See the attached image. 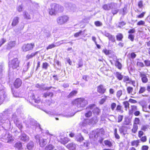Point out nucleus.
<instances>
[{
    "instance_id": "nucleus-50",
    "label": "nucleus",
    "mask_w": 150,
    "mask_h": 150,
    "mask_svg": "<svg viewBox=\"0 0 150 150\" xmlns=\"http://www.w3.org/2000/svg\"><path fill=\"white\" fill-rule=\"evenodd\" d=\"M122 90H119L117 91L116 93L117 97L119 98L122 95Z\"/></svg>"
},
{
    "instance_id": "nucleus-39",
    "label": "nucleus",
    "mask_w": 150,
    "mask_h": 150,
    "mask_svg": "<svg viewBox=\"0 0 150 150\" xmlns=\"http://www.w3.org/2000/svg\"><path fill=\"white\" fill-rule=\"evenodd\" d=\"M104 143L106 145L108 146V147H111L112 146V144L111 142L108 140H105L104 142Z\"/></svg>"
},
{
    "instance_id": "nucleus-63",
    "label": "nucleus",
    "mask_w": 150,
    "mask_h": 150,
    "mask_svg": "<svg viewBox=\"0 0 150 150\" xmlns=\"http://www.w3.org/2000/svg\"><path fill=\"white\" fill-rule=\"evenodd\" d=\"M55 47V45L54 44H51L49 45L47 48V50L49 49H52V48H54Z\"/></svg>"
},
{
    "instance_id": "nucleus-32",
    "label": "nucleus",
    "mask_w": 150,
    "mask_h": 150,
    "mask_svg": "<svg viewBox=\"0 0 150 150\" xmlns=\"http://www.w3.org/2000/svg\"><path fill=\"white\" fill-rule=\"evenodd\" d=\"M77 93L76 91H71L68 96L67 97L69 98L75 96Z\"/></svg>"
},
{
    "instance_id": "nucleus-38",
    "label": "nucleus",
    "mask_w": 150,
    "mask_h": 150,
    "mask_svg": "<svg viewBox=\"0 0 150 150\" xmlns=\"http://www.w3.org/2000/svg\"><path fill=\"white\" fill-rule=\"evenodd\" d=\"M115 65L116 67H117L118 69H121L122 68V64H121L118 61V60H117L116 61V63H115Z\"/></svg>"
},
{
    "instance_id": "nucleus-53",
    "label": "nucleus",
    "mask_w": 150,
    "mask_h": 150,
    "mask_svg": "<svg viewBox=\"0 0 150 150\" xmlns=\"http://www.w3.org/2000/svg\"><path fill=\"white\" fill-rule=\"evenodd\" d=\"M133 90V88L132 87H128L127 88V90L128 93H131L132 92Z\"/></svg>"
},
{
    "instance_id": "nucleus-60",
    "label": "nucleus",
    "mask_w": 150,
    "mask_h": 150,
    "mask_svg": "<svg viewBox=\"0 0 150 150\" xmlns=\"http://www.w3.org/2000/svg\"><path fill=\"white\" fill-rule=\"evenodd\" d=\"M78 67L77 68L82 67L83 65V62L81 59L79 60L78 62Z\"/></svg>"
},
{
    "instance_id": "nucleus-31",
    "label": "nucleus",
    "mask_w": 150,
    "mask_h": 150,
    "mask_svg": "<svg viewBox=\"0 0 150 150\" xmlns=\"http://www.w3.org/2000/svg\"><path fill=\"white\" fill-rule=\"evenodd\" d=\"M117 40L118 41H122L123 38L122 34L121 33H118L116 36Z\"/></svg>"
},
{
    "instance_id": "nucleus-26",
    "label": "nucleus",
    "mask_w": 150,
    "mask_h": 150,
    "mask_svg": "<svg viewBox=\"0 0 150 150\" xmlns=\"http://www.w3.org/2000/svg\"><path fill=\"white\" fill-rule=\"evenodd\" d=\"M75 139L78 142H80L84 140V138L81 134H79L76 135L75 137Z\"/></svg>"
},
{
    "instance_id": "nucleus-36",
    "label": "nucleus",
    "mask_w": 150,
    "mask_h": 150,
    "mask_svg": "<svg viewBox=\"0 0 150 150\" xmlns=\"http://www.w3.org/2000/svg\"><path fill=\"white\" fill-rule=\"evenodd\" d=\"M23 16L24 18L27 19H30L31 17L30 15L28 13L26 12H23Z\"/></svg>"
},
{
    "instance_id": "nucleus-3",
    "label": "nucleus",
    "mask_w": 150,
    "mask_h": 150,
    "mask_svg": "<svg viewBox=\"0 0 150 150\" xmlns=\"http://www.w3.org/2000/svg\"><path fill=\"white\" fill-rule=\"evenodd\" d=\"M51 8L49 11V13L51 15L55 14L57 12H61L63 11V7L58 4H52L51 5Z\"/></svg>"
},
{
    "instance_id": "nucleus-61",
    "label": "nucleus",
    "mask_w": 150,
    "mask_h": 150,
    "mask_svg": "<svg viewBox=\"0 0 150 150\" xmlns=\"http://www.w3.org/2000/svg\"><path fill=\"white\" fill-rule=\"evenodd\" d=\"M140 138V140L143 142H145L146 141L147 138L146 136L141 137Z\"/></svg>"
},
{
    "instance_id": "nucleus-11",
    "label": "nucleus",
    "mask_w": 150,
    "mask_h": 150,
    "mask_svg": "<svg viewBox=\"0 0 150 150\" xmlns=\"http://www.w3.org/2000/svg\"><path fill=\"white\" fill-rule=\"evenodd\" d=\"M34 43L28 44L24 45L22 47V49L23 52H26L32 50L34 47Z\"/></svg>"
},
{
    "instance_id": "nucleus-47",
    "label": "nucleus",
    "mask_w": 150,
    "mask_h": 150,
    "mask_svg": "<svg viewBox=\"0 0 150 150\" xmlns=\"http://www.w3.org/2000/svg\"><path fill=\"white\" fill-rule=\"evenodd\" d=\"M44 86L45 84H42L40 85L38 84H36L35 86L38 88H39L41 90H43Z\"/></svg>"
},
{
    "instance_id": "nucleus-28",
    "label": "nucleus",
    "mask_w": 150,
    "mask_h": 150,
    "mask_svg": "<svg viewBox=\"0 0 150 150\" xmlns=\"http://www.w3.org/2000/svg\"><path fill=\"white\" fill-rule=\"evenodd\" d=\"M67 147L69 149L73 150L75 149L76 145L74 143H71L68 144L67 146Z\"/></svg>"
},
{
    "instance_id": "nucleus-49",
    "label": "nucleus",
    "mask_w": 150,
    "mask_h": 150,
    "mask_svg": "<svg viewBox=\"0 0 150 150\" xmlns=\"http://www.w3.org/2000/svg\"><path fill=\"white\" fill-rule=\"evenodd\" d=\"M139 142V140L134 141L132 142V146H137Z\"/></svg>"
},
{
    "instance_id": "nucleus-29",
    "label": "nucleus",
    "mask_w": 150,
    "mask_h": 150,
    "mask_svg": "<svg viewBox=\"0 0 150 150\" xmlns=\"http://www.w3.org/2000/svg\"><path fill=\"white\" fill-rule=\"evenodd\" d=\"M115 75L116 78L119 80H121L123 78V76L121 74V73L119 72H116L115 74Z\"/></svg>"
},
{
    "instance_id": "nucleus-8",
    "label": "nucleus",
    "mask_w": 150,
    "mask_h": 150,
    "mask_svg": "<svg viewBox=\"0 0 150 150\" xmlns=\"http://www.w3.org/2000/svg\"><path fill=\"white\" fill-rule=\"evenodd\" d=\"M20 61L17 58H15L10 62L9 65L13 69H17L19 67Z\"/></svg>"
},
{
    "instance_id": "nucleus-41",
    "label": "nucleus",
    "mask_w": 150,
    "mask_h": 150,
    "mask_svg": "<svg viewBox=\"0 0 150 150\" xmlns=\"http://www.w3.org/2000/svg\"><path fill=\"white\" fill-rule=\"evenodd\" d=\"M123 78V81L127 83H129V82L130 81V79H129V77L128 76H125Z\"/></svg>"
},
{
    "instance_id": "nucleus-6",
    "label": "nucleus",
    "mask_w": 150,
    "mask_h": 150,
    "mask_svg": "<svg viewBox=\"0 0 150 150\" xmlns=\"http://www.w3.org/2000/svg\"><path fill=\"white\" fill-rule=\"evenodd\" d=\"M98 121V119L97 117L95 116L93 117L90 120L87 119L85 120L83 122V125L85 126V124H88L89 125H93L96 124Z\"/></svg>"
},
{
    "instance_id": "nucleus-48",
    "label": "nucleus",
    "mask_w": 150,
    "mask_h": 150,
    "mask_svg": "<svg viewBox=\"0 0 150 150\" xmlns=\"http://www.w3.org/2000/svg\"><path fill=\"white\" fill-rule=\"evenodd\" d=\"M69 141V139L67 138H64L63 139L61 143L63 144H65L67 143Z\"/></svg>"
},
{
    "instance_id": "nucleus-15",
    "label": "nucleus",
    "mask_w": 150,
    "mask_h": 150,
    "mask_svg": "<svg viewBox=\"0 0 150 150\" xmlns=\"http://www.w3.org/2000/svg\"><path fill=\"white\" fill-rule=\"evenodd\" d=\"M65 6L68 10L71 11H74L76 9L75 5L71 3L66 4H65Z\"/></svg>"
},
{
    "instance_id": "nucleus-9",
    "label": "nucleus",
    "mask_w": 150,
    "mask_h": 150,
    "mask_svg": "<svg viewBox=\"0 0 150 150\" xmlns=\"http://www.w3.org/2000/svg\"><path fill=\"white\" fill-rule=\"evenodd\" d=\"M69 20V17L66 16H63L58 17L57 19V23L60 25L64 24Z\"/></svg>"
},
{
    "instance_id": "nucleus-46",
    "label": "nucleus",
    "mask_w": 150,
    "mask_h": 150,
    "mask_svg": "<svg viewBox=\"0 0 150 150\" xmlns=\"http://www.w3.org/2000/svg\"><path fill=\"white\" fill-rule=\"evenodd\" d=\"M114 132L115 138L117 139H119L120 138V136L117 133V129L116 128L115 129Z\"/></svg>"
},
{
    "instance_id": "nucleus-24",
    "label": "nucleus",
    "mask_w": 150,
    "mask_h": 150,
    "mask_svg": "<svg viewBox=\"0 0 150 150\" xmlns=\"http://www.w3.org/2000/svg\"><path fill=\"white\" fill-rule=\"evenodd\" d=\"M119 130L120 133L123 134V135H125L127 132V127L125 126H122L120 128Z\"/></svg>"
},
{
    "instance_id": "nucleus-42",
    "label": "nucleus",
    "mask_w": 150,
    "mask_h": 150,
    "mask_svg": "<svg viewBox=\"0 0 150 150\" xmlns=\"http://www.w3.org/2000/svg\"><path fill=\"white\" fill-rule=\"evenodd\" d=\"M30 63L29 62H28L27 63V65L25 66L23 68V71H26L30 67Z\"/></svg>"
},
{
    "instance_id": "nucleus-45",
    "label": "nucleus",
    "mask_w": 150,
    "mask_h": 150,
    "mask_svg": "<svg viewBox=\"0 0 150 150\" xmlns=\"http://www.w3.org/2000/svg\"><path fill=\"white\" fill-rule=\"evenodd\" d=\"M123 104L124 105V107L125 108L126 110H127V108H129V103L127 101H125L123 102Z\"/></svg>"
},
{
    "instance_id": "nucleus-7",
    "label": "nucleus",
    "mask_w": 150,
    "mask_h": 150,
    "mask_svg": "<svg viewBox=\"0 0 150 150\" xmlns=\"http://www.w3.org/2000/svg\"><path fill=\"white\" fill-rule=\"evenodd\" d=\"M12 117L10 119V120H13L14 123L16 124V126L21 129L22 128V125L21 122L18 120L17 118L16 115L15 114H13L12 115Z\"/></svg>"
},
{
    "instance_id": "nucleus-52",
    "label": "nucleus",
    "mask_w": 150,
    "mask_h": 150,
    "mask_svg": "<svg viewBox=\"0 0 150 150\" xmlns=\"http://www.w3.org/2000/svg\"><path fill=\"white\" fill-rule=\"evenodd\" d=\"M148 127L147 125H143L141 129L145 131L148 129Z\"/></svg>"
},
{
    "instance_id": "nucleus-22",
    "label": "nucleus",
    "mask_w": 150,
    "mask_h": 150,
    "mask_svg": "<svg viewBox=\"0 0 150 150\" xmlns=\"http://www.w3.org/2000/svg\"><path fill=\"white\" fill-rule=\"evenodd\" d=\"M22 84L21 80L19 79H17L14 83V85L16 88H18Z\"/></svg>"
},
{
    "instance_id": "nucleus-33",
    "label": "nucleus",
    "mask_w": 150,
    "mask_h": 150,
    "mask_svg": "<svg viewBox=\"0 0 150 150\" xmlns=\"http://www.w3.org/2000/svg\"><path fill=\"white\" fill-rule=\"evenodd\" d=\"M146 90V87L140 86L138 93L139 94H142L144 93Z\"/></svg>"
},
{
    "instance_id": "nucleus-35",
    "label": "nucleus",
    "mask_w": 150,
    "mask_h": 150,
    "mask_svg": "<svg viewBox=\"0 0 150 150\" xmlns=\"http://www.w3.org/2000/svg\"><path fill=\"white\" fill-rule=\"evenodd\" d=\"M108 97V96H102V98L100 101V103L101 104H103L105 101L106 100Z\"/></svg>"
},
{
    "instance_id": "nucleus-37",
    "label": "nucleus",
    "mask_w": 150,
    "mask_h": 150,
    "mask_svg": "<svg viewBox=\"0 0 150 150\" xmlns=\"http://www.w3.org/2000/svg\"><path fill=\"white\" fill-rule=\"evenodd\" d=\"M138 127L137 125H136V124H134L133 128L132 129V132L134 133H136L138 129Z\"/></svg>"
},
{
    "instance_id": "nucleus-2",
    "label": "nucleus",
    "mask_w": 150,
    "mask_h": 150,
    "mask_svg": "<svg viewBox=\"0 0 150 150\" xmlns=\"http://www.w3.org/2000/svg\"><path fill=\"white\" fill-rule=\"evenodd\" d=\"M7 111H4L3 113L0 114V125L4 123L6 126L9 127L11 125L10 118L8 119V117L10 116L8 115Z\"/></svg>"
},
{
    "instance_id": "nucleus-54",
    "label": "nucleus",
    "mask_w": 150,
    "mask_h": 150,
    "mask_svg": "<svg viewBox=\"0 0 150 150\" xmlns=\"http://www.w3.org/2000/svg\"><path fill=\"white\" fill-rule=\"evenodd\" d=\"M6 42L5 39L2 38L0 40V47Z\"/></svg>"
},
{
    "instance_id": "nucleus-55",
    "label": "nucleus",
    "mask_w": 150,
    "mask_h": 150,
    "mask_svg": "<svg viewBox=\"0 0 150 150\" xmlns=\"http://www.w3.org/2000/svg\"><path fill=\"white\" fill-rule=\"evenodd\" d=\"M111 51L108 50L106 49H104L103 50V52L106 55H108L110 54Z\"/></svg>"
},
{
    "instance_id": "nucleus-1",
    "label": "nucleus",
    "mask_w": 150,
    "mask_h": 150,
    "mask_svg": "<svg viewBox=\"0 0 150 150\" xmlns=\"http://www.w3.org/2000/svg\"><path fill=\"white\" fill-rule=\"evenodd\" d=\"M5 126V125H4V128H5V129L1 130V137L2 139H3V141L5 142H10L12 141L13 139L11 134H9L6 130L10 128V126Z\"/></svg>"
},
{
    "instance_id": "nucleus-58",
    "label": "nucleus",
    "mask_w": 150,
    "mask_h": 150,
    "mask_svg": "<svg viewBox=\"0 0 150 150\" xmlns=\"http://www.w3.org/2000/svg\"><path fill=\"white\" fill-rule=\"evenodd\" d=\"M95 24L97 26H100L102 25V23L99 21L95 22Z\"/></svg>"
},
{
    "instance_id": "nucleus-44",
    "label": "nucleus",
    "mask_w": 150,
    "mask_h": 150,
    "mask_svg": "<svg viewBox=\"0 0 150 150\" xmlns=\"http://www.w3.org/2000/svg\"><path fill=\"white\" fill-rule=\"evenodd\" d=\"M49 65L47 62L43 63L42 65V68L45 70H47Z\"/></svg>"
},
{
    "instance_id": "nucleus-19",
    "label": "nucleus",
    "mask_w": 150,
    "mask_h": 150,
    "mask_svg": "<svg viewBox=\"0 0 150 150\" xmlns=\"http://www.w3.org/2000/svg\"><path fill=\"white\" fill-rule=\"evenodd\" d=\"M16 45V42L15 41H11L8 43L7 45L6 49L10 50L12 47H14Z\"/></svg>"
},
{
    "instance_id": "nucleus-64",
    "label": "nucleus",
    "mask_w": 150,
    "mask_h": 150,
    "mask_svg": "<svg viewBox=\"0 0 150 150\" xmlns=\"http://www.w3.org/2000/svg\"><path fill=\"white\" fill-rule=\"evenodd\" d=\"M146 65L147 66H150V60H145L144 61Z\"/></svg>"
},
{
    "instance_id": "nucleus-57",
    "label": "nucleus",
    "mask_w": 150,
    "mask_h": 150,
    "mask_svg": "<svg viewBox=\"0 0 150 150\" xmlns=\"http://www.w3.org/2000/svg\"><path fill=\"white\" fill-rule=\"evenodd\" d=\"M137 65L139 67H143L144 66V64L142 62H137Z\"/></svg>"
},
{
    "instance_id": "nucleus-13",
    "label": "nucleus",
    "mask_w": 150,
    "mask_h": 150,
    "mask_svg": "<svg viewBox=\"0 0 150 150\" xmlns=\"http://www.w3.org/2000/svg\"><path fill=\"white\" fill-rule=\"evenodd\" d=\"M20 138V140L23 142H27L29 140V137L24 133H22Z\"/></svg>"
},
{
    "instance_id": "nucleus-27",
    "label": "nucleus",
    "mask_w": 150,
    "mask_h": 150,
    "mask_svg": "<svg viewBox=\"0 0 150 150\" xmlns=\"http://www.w3.org/2000/svg\"><path fill=\"white\" fill-rule=\"evenodd\" d=\"M34 146V143L32 141H30L27 145L26 147L29 150H31Z\"/></svg>"
},
{
    "instance_id": "nucleus-25",
    "label": "nucleus",
    "mask_w": 150,
    "mask_h": 150,
    "mask_svg": "<svg viewBox=\"0 0 150 150\" xmlns=\"http://www.w3.org/2000/svg\"><path fill=\"white\" fill-rule=\"evenodd\" d=\"M19 18L18 17H15L13 20L11 25L13 26H15L19 22Z\"/></svg>"
},
{
    "instance_id": "nucleus-16",
    "label": "nucleus",
    "mask_w": 150,
    "mask_h": 150,
    "mask_svg": "<svg viewBox=\"0 0 150 150\" xmlns=\"http://www.w3.org/2000/svg\"><path fill=\"white\" fill-rule=\"evenodd\" d=\"M114 3L105 4L103 6V8L105 10H109L111 9L113 6H115Z\"/></svg>"
},
{
    "instance_id": "nucleus-23",
    "label": "nucleus",
    "mask_w": 150,
    "mask_h": 150,
    "mask_svg": "<svg viewBox=\"0 0 150 150\" xmlns=\"http://www.w3.org/2000/svg\"><path fill=\"white\" fill-rule=\"evenodd\" d=\"M38 52H32L31 54L27 55L26 57V60L27 61L29 59H31L38 53Z\"/></svg>"
},
{
    "instance_id": "nucleus-62",
    "label": "nucleus",
    "mask_w": 150,
    "mask_h": 150,
    "mask_svg": "<svg viewBox=\"0 0 150 150\" xmlns=\"http://www.w3.org/2000/svg\"><path fill=\"white\" fill-rule=\"evenodd\" d=\"M126 24V23H125L124 22H120L119 23V24L118 25V27L119 28H121L124 25H125Z\"/></svg>"
},
{
    "instance_id": "nucleus-59",
    "label": "nucleus",
    "mask_w": 150,
    "mask_h": 150,
    "mask_svg": "<svg viewBox=\"0 0 150 150\" xmlns=\"http://www.w3.org/2000/svg\"><path fill=\"white\" fill-rule=\"evenodd\" d=\"M140 120L139 118H136L134 120V124L137 125L139 124Z\"/></svg>"
},
{
    "instance_id": "nucleus-20",
    "label": "nucleus",
    "mask_w": 150,
    "mask_h": 150,
    "mask_svg": "<svg viewBox=\"0 0 150 150\" xmlns=\"http://www.w3.org/2000/svg\"><path fill=\"white\" fill-rule=\"evenodd\" d=\"M106 90V89L102 85H100L98 87V92L101 94H103L105 93Z\"/></svg>"
},
{
    "instance_id": "nucleus-40",
    "label": "nucleus",
    "mask_w": 150,
    "mask_h": 150,
    "mask_svg": "<svg viewBox=\"0 0 150 150\" xmlns=\"http://www.w3.org/2000/svg\"><path fill=\"white\" fill-rule=\"evenodd\" d=\"M89 110L87 111L85 114V116L87 117H89L91 116L92 114V112L91 110Z\"/></svg>"
},
{
    "instance_id": "nucleus-43",
    "label": "nucleus",
    "mask_w": 150,
    "mask_h": 150,
    "mask_svg": "<svg viewBox=\"0 0 150 150\" xmlns=\"http://www.w3.org/2000/svg\"><path fill=\"white\" fill-rule=\"evenodd\" d=\"M53 149V146L52 145L50 144L46 146L45 150H52Z\"/></svg>"
},
{
    "instance_id": "nucleus-56",
    "label": "nucleus",
    "mask_w": 150,
    "mask_h": 150,
    "mask_svg": "<svg viewBox=\"0 0 150 150\" xmlns=\"http://www.w3.org/2000/svg\"><path fill=\"white\" fill-rule=\"evenodd\" d=\"M134 36L132 34L129 35L128 37L129 39H130L132 41L134 40Z\"/></svg>"
},
{
    "instance_id": "nucleus-51",
    "label": "nucleus",
    "mask_w": 150,
    "mask_h": 150,
    "mask_svg": "<svg viewBox=\"0 0 150 150\" xmlns=\"http://www.w3.org/2000/svg\"><path fill=\"white\" fill-rule=\"evenodd\" d=\"M145 22L141 20L139 21L137 24V25H142L144 26L145 25Z\"/></svg>"
},
{
    "instance_id": "nucleus-18",
    "label": "nucleus",
    "mask_w": 150,
    "mask_h": 150,
    "mask_svg": "<svg viewBox=\"0 0 150 150\" xmlns=\"http://www.w3.org/2000/svg\"><path fill=\"white\" fill-rule=\"evenodd\" d=\"M139 75L141 77V79L142 82L145 83L148 82V79H147L146 74L144 73L140 72Z\"/></svg>"
},
{
    "instance_id": "nucleus-34",
    "label": "nucleus",
    "mask_w": 150,
    "mask_h": 150,
    "mask_svg": "<svg viewBox=\"0 0 150 150\" xmlns=\"http://www.w3.org/2000/svg\"><path fill=\"white\" fill-rule=\"evenodd\" d=\"M53 94L52 92H48L44 93L43 97L46 98L47 96L52 97Z\"/></svg>"
},
{
    "instance_id": "nucleus-21",
    "label": "nucleus",
    "mask_w": 150,
    "mask_h": 150,
    "mask_svg": "<svg viewBox=\"0 0 150 150\" xmlns=\"http://www.w3.org/2000/svg\"><path fill=\"white\" fill-rule=\"evenodd\" d=\"M114 4L115 6H113L111 9H112L111 12L113 15L116 14L119 11V9L117 8V4L115 3Z\"/></svg>"
},
{
    "instance_id": "nucleus-10",
    "label": "nucleus",
    "mask_w": 150,
    "mask_h": 150,
    "mask_svg": "<svg viewBox=\"0 0 150 150\" xmlns=\"http://www.w3.org/2000/svg\"><path fill=\"white\" fill-rule=\"evenodd\" d=\"M86 110H91L94 114H98L100 112L99 109L96 107L95 104L91 105L86 108Z\"/></svg>"
},
{
    "instance_id": "nucleus-14",
    "label": "nucleus",
    "mask_w": 150,
    "mask_h": 150,
    "mask_svg": "<svg viewBox=\"0 0 150 150\" xmlns=\"http://www.w3.org/2000/svg\"><path fill=\"white\" fill-rule=\"evenodd\" d=\"M6 97V94L5 91L0 92V105L3 102Z\"/></svg>"
},
{
    "instance_id": "nucleus-12",
    "label": "nucleus",
    "mask_w": 150,
    "mask_h": 150,
    "mask_svg": "<svg viewBox=\"0 0 150 150\" xmlns=\"http://www.w3.org/2000/svg\"><path fill=\"white\" fill-rule=\"evenodd\" d=\"M30 125H31L30 127L33 128V129H35L36 127H38L41 130H42L39 124L37 123L35 120L33 119L31 120H30Z\"/></svg>"
},
{
    "instance_id": "nucleus-5",
    "label": "nucleus",
    "mask_w": 150,
    "mask_h": 150,
    "mask_svg": "<svg viewBox=\"0 0 150 150\" xmlns=\"http://www.w3.org/2000/svg\"><path fill=\"white\" fill-rule=\"evenodd\" d=\"M35 138L37 142H39L40 146L41 147L45 146L47 143V139H44L39 135H37L35 136Z\"/></svg>"
},
{
    "instance_id": "nucleus-4",
    "label": "nucleus",
    "mask_w": 150,
    "mask_h": 150,
    "mask_svg": "<svg viewBox=\"0 0 150 150\" xmlns=\"http://www.w3.org/2000/svg\"><path fill=\"white\" fill-rule=\"evenodd\" d=\"M75 106L78 108H83L88 103L87 100L83 98H78L74 101Z\"/></svg>"
},
{
    "instance_id": "nucleus-17",
    "label": "nucleus",
    "mask_w": 150,
    "mask_h": 150,
    "mask_svg": "<svg viewBox=\"0 0 150 150\" xmlns=\"http://www.w3.org/2000/svg\"><path fill=\"white\" fill-rule=\"evenodd\" d=\"M107 37L109 40L111 41L112 42H115V36L109 33L105 32L104 34Z\"/></svg>"
},
{
    "instance_id": "nucleus-30",
    "label": "nucleus",
    "mask_w": 150,
    "mask_h": 150,
    "mask_svg": "<svg viewBox=\"0 0 150 150\" xmlns=\"http://www.w3.org/2000/svg\"><path fill=\"white\" fill-rule=\"evenodd\" d=\"M14 147L18 150H21L22 149V143L21 142H18L15 144Z\"/></svg>"
}]
</instances>
